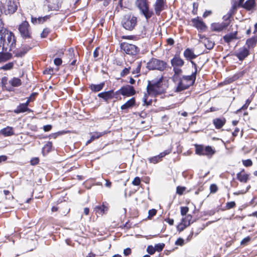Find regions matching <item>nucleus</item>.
<instances>
[{"mask_svg": "<svg viewBox=\"0 0 257 257\" xmlns=\"http://www.w3.org/2000/svg\"><path fill=\"white\" fill-rule=\"evenodd\" d=\"M136 5L140 10L148 7L149 4L147 0H136Z\"/></svg>", "mask_w": 257, "mask_h": 257, "instance_id": "28", "label": "nucleus"}, {"mask_svg": "<svg viewBox=\"0 0 257 257\" xmlns=\"http://www.w3.org/2000/svg\"><path fill=\"white\" fill-rule=\"evenodd\" d=\"M121 23L125 29L132 30L137 24V18L131 15H125L124 16Z\"/></svg>", "mask_w": 257, "mask_h": 257, "instance_id": "5", "label": "nucleus"}, {"mask_svg": "<svg viewBox=\"0 0 257 257\" xmlns=\"http://www.w3.org/2000/svg\"><path fill=\"white\" fill-rule=\"evenodd\" d=\"M12 57V54L9 53H3L0 52V63L2 62H5Z\"/></svg>", "mask_w": 257, "mask_h": 257, "instance_id": "32", "label": "nucleus"}, {"mask_svg": "<svg viewBox=\"0 0 257 257\" xmlns=\"http://www.w3.org/2000/svg\"><path fill=\"white\" fill-rule=\"evenodd\" d=\"M184 241L183 239L179 238L175 242V244L178 245H182L184 244Z\"/></svg>", "mask_w": 257, "mask_h": 257, "instance_id": "59", "label": "nucleus"}, {"mask_svg": "<svg viewBox=\"0 0 257 257\" xmlns=\"http://www.w3.org/2000/svg\"><path fill=\"white\" fill-rule=\"evenodd\" d=\"M120 49L126 54L134 56L140 51V49L135 45L127 43H122L120 44Z\"/></svg>", "mask_w": 257, "mask_h": 257, "instance_id": "6", "label": "nucleus"}, {"mask_svg": "<svg viewBox=\"0 0 257 257\" xmlns=\"http://www.w3.org/2000/svg\"><path fill=\"white\" fill-rule=\"evenodd\" d=\"M120 90H121V94L122 95L128 96L134 95L136 93L134 87L129 85L122 87L120 88Z\"/></svg>", "mask_w": 257, "mask_h": 257, "instance_id": "12", "label": "nucleus"}, {"mask_svg": "<svg viewBox=\"0 0 257 257\" xmlns=\"http://www.w3.org/2000/svg\"><path fill=\"white\" fill-rule=\"evenodd\" d=\"M141 62H139L138 63L137 66L135 69L132 71V73L135 74H139L140 72L141 68Z\"/></svg>", "mask_w": 257, "mask_h": 257, "instance_id": "43", "label": "nucleus"}, {"mask_svg": "<svg viewBox=\"0 0 257 257\" xmlns=\"http://www.w3.org/2000/svg\"><path fill=\"white\" fill-rule=\"evenodd\" d=\"M131 249L130 248H126L123 250V254L124 255L127 256L130 255L131 253Z\"/></svg>", "mask_w": 257, "mask_h": 257, "instance_id": "60", "label": "nucleus"}, {"mask_svg": "<svg viewBox=\"0 0 257 257\" xmlns=\"http://www.w3.org/2000/svg\"><path fill=\"white\" fill-rule=\"evenodd\" d=\"M196 75V74L192 73L191 75L184 76L182 79L184 80L186 83H188L189 85L192 86L195 81Z\"/></svg>", "mask_w": 257, "mask_h": 257, "instance_id": "24", "label": "nucleus"}, {"mask_svg": "<svg viewBox=\"0 0 257 257\" xmlns=\"http://www.w3.org/2000/svg\"><path fill=\"white\" fill-rule=\"evenodd\" d=\"M169 151L166 150L164 152L161 153L159 155L150 158L149 159V161L151 163L156 164L159 161H160L163 157H164L166 155L169 154Z\"/></svg>", "mask_w": 257, "mask_h": 257, "instance_id": "15", "label": "nucleus"}, {"mask_svg": "<svg viewBox=\"0 0 257 257\" xmlns=\"http://www.w3.org/2000/svg\"><path fill=\"white\" fill-rule=\"evenodd\" d=\"M256 43L257 36H253L251 38L247 39L246 41V45L247 46L248 49L255 47Z\"/></svg>", "mask_w": 257, "mask_h": 257, "instance_id": "25", "label": "nucleus"}, {"mask_svg": "<svg viewBox=\"0 0 257 257\" xmlns=\"http://www.w3.org/2000/svg\"><path fill=\"white\" fill-rule=\"evenodd\" d=\"M250 240V237L249 236L243 238L241 241V245H245L246 243L249 242Z\"/></svg>", "mask_w": 257, "mask_h": 257, "instance_id": "58", "label": "nucleus"}, {"mask_svg": "<svg viewBox=\"0 0 257 257\" xmlns=\"http://www.w3.org/2000/svg\"><path fill=\"white\" fill-rule=\"evenodd\" d=\"M105 134V132H94L92 134L91 138H92V140H93L94 141V140L98 139L100 137L102 136Z\"/></svg>", "mask_w": 257, "mask_h": 257, "instance_id": "38", "label": "nucleus"}, {"mask_svg": "<svg viewBox=\"0 0 257 257\" xmlns=\"http://www.w3.org/2000/svg\"><path fill=\"white\" fill-rule=\"evenodd\" d=\"M171 65L173 67H181L184 64V61L178 55H175L173 58L171 60Z\"/></svg>", "mask_w": 257, "mask_h": 257, "instance_id": "16", "label": "nucleus"}, {"mask_svg": "<svg viewBox=\"0 0 257 257\" xmlns=\"http://www.w3.org/2000/svg\"><path fill=\"white\" fill-rule=\"evenodd\" d=\"M190 86V85H189L188 83H186V81L182 79L179 82L176 88V91L177 92L181 91L183 90L188 88Z\"/></svg>", "mask_w": 257, "mask_h": 257, "instance_id": "22", "label": "nucleus"}, {"mask_svg": "<svg viewBox=\"0 0 257 257\" xmlns=\"http://www.w3.org/2000/svg\"><path fill=\"white\" fill-rule=\"evenodd\" d=\"M189 211L188 207H181V214L182 216L185 215Z\"/></svg>", "mask_w": 257, "mask_h": 257, "instance_id": "49", "label": "nucleus"}, {"mask_svg": "<svg viewBox=\"0 0 257 257\" xmlns=\"http://www.w3.org/2000/svg\"><path fill=\"white\" fill-rule=\"evenodd\" d=\"M192 219V216L190 215H188L186 216L185 218H183L182 219V223H190V221Z\"/></svg>", "mask_w": 257, "mask_h": 257, "instance_id": "47", "label": "nucleus"}, {"mask_svg": "<svg viewBox=\"0 0 257 257\" xmlns=\"http://www.w3.org/2000/svg\"><path fill=\"white\" fill-rule=\"evenodd\" d=\"M163 77L161 76L149 81L147 87L148 93H145L143 98L144 104L149 105L151 104V101H148L149 94L156 95L164 92V88L163 87L162 81Z\"/></svg>", "mask_w": 257, "mask_h": 257, "instance_id": "1", "label": "nucleus"}, {"mask_svg": "<svg viewBox=\"0 0 257 257\" xmlns=\"http://www.w3.org/2000/svg\"><path fill=\"white\" fill-rule=\"evenodd\" d=\"M184 56L188 60L191 61L196 58L197 55H195L193 51L189 49H186L184 52Z\"/></svg>", "mask_w": 257, "mask_h": 257, "instance_id": "21", "label": "nucleus"}, {"mask_svg": "<svg viewBox=\"0 0 257 257\" xmlns=\"http://www.w3.org/2000/svg\"><path fill=\"white\" fill-rule=\"evenodd\" d=\"M54 63L56 66H60L62 64V61L61 59H60L59 58H57L54 59Z\"/></svg>", "mask_w": 257, "mask_h": 257, "instance_id": "57", "label": "nucleus"}, {"mask_svg": "<svg viewBox=\"0 0 257 257\" xmlns=\"http://www.w3.org/2000/svg\"><path fill=\"white\" fill-rule=\"evenodd\" d=\"M96 213L102 214L107 210V208L104 205L97 206L94 208Z\"/></svg>", "mask_w": 257, "mask_h": 257, "instance_id": "37", "label": "nucleus"}, {"mask_svg": "<svg viewBox=\"0 0 257 257\" xmlns=\"http://www.w3.org/2000/svg\"><path fill=\"white\" fill-rule=\"evenodd\" d=\"M164 247V244H163V243L157 244L155 246V250L158 251H162L163 250Z\"/></svg>", "mask_w": 257, "mask_h": 257, "instance_id": "46", "label": "nucleus"}, {"mask_svg": "<svg viewBox=\"0 0 257 257\" xmlns=\"http://www.w3.org/2000/svg\"><path fill=\"white\" fill-rule=\"evenodd\" d=\"M165 3L164 0H156L154 5L156 14L159 16L162 11L164 10Z\"/></svg>", "mask_w": 257, "mask_h": 257, "instance_id": "11", "label": "nucleus"}, {"mask_svg": "<svg viewBox=\"0 0 257 257\" xmlns=\"http://www.w3.org/2000/svg\"><path fill=\"white\" fill-rule=\"evenodd\" d=\"M237 33L236 31L232 33H230L224 35L223 37V39L225 42L227 43V44H229L234 40H236L237 39Z\"/></svg>", "mask_w": 257, "mask_h": 257, "instance_id": "17", "label": "nucleus"}, {"mask_svg": "<svg viewBox=\"0 0 257 257\" xmlns=\"http://www.w3.org/2000/svg\"><path fill=\"white\" fill-rule=\"evenodd\" d=\"M29 24L28 22L25 21L23 22L19 28V32L21 36L24 39H31V33L29 30Z\"/></svg>", "mask_w": 257, "mask_h": 257, "instance_id": "7", "label": "nucleus"}, {"mask_svg": "<svg viewBox=\"0 0 257 257\" xmlns=\"http://www.w3.org/2000/svg\"><path fill=\"white\" fill-rule=\"evenodd\" d=\"M210 190L211 193H215L217 190L218 187L215 184H211L210 186Z\"/></svg>", "mask_w": 257, "mask_h": 257, "instance_id": "51", "label": "nucleus"}, {"mask_svg": "<svg viewBox=\"0 0 257 257\" xmlns=\"http://www.w3.org/2000/svg\"><path fill=\"white\" fill-rule=\"evenodd\" d=\"M34 46L35 43L33 40H31V43L29 45L23 44L21 49L16 53V56L21 57L24 56Z\"/></svg>", "mask_w": 257, "mask_h": 257, "instance_id": "8", "label": "nucleus"}, {"mask_svg": "<svg viewBox=\"0 0 257 257\" xmlns=\"http://www.w3.org/2000/svg\"><path fill=\"white\" fill-rule=\"evenodd\" d=\"M105 83L104 82L100 83L98 84H91L89 88L93 92H98L101 90L104 87Z\"/></svg>", "mask_w": 257, "mask_h": 257, "instance_id": "26", "label": "nucleus"}, {"mask_svg": "<svg viewBox=\"0 0 257 257\" xmlns=\"http://www.w3.org/2000/svg\"><path fill=\"white\" fill-rule=\"evenodd\" d=\"M28 102H26L24 103L20 104L17 107V108L14 110V112L16 113H20L26 112L27 111H30V109L28 108Z\"/></svg>", "mask_w": 257, "mask_h": 257, "instance_id": "18", "label": "nucleus"}, {"mask_svg": "<svg viewBox=\"0 0 257 257\" xmlns=\"http://www.w3.org/2000/svg\"><path fill=\"white\" fill-rule=\"evenodd\" d=\"M4 194H5L6 196H9L8 197V199H10L11 198H13V197L12 196H11V195H10V192L9 191H8V190H4Z\"/></svg>", "mask_w": 257, "mask_h": 257, "instance_id": "63", "label": "nucleus"}, {"mask_svg": "<svg viewBox=\"0 0 257 257\" xmlns=\"http://www.w3.org/2000/svg\"><path fill=\"white\" fill-rule=\"evenodd\" d=\"M205 47L208 50L212 49L214 46V42L208 38H205L204 40Z\"/></svg>", "mask_w": 257, "mask_h": 257, "instance_id": "33", "label": "nucleus"}, {"mask_svg": "<svg viewBox=\"0 0 257 257\" xmlns=\"http://www.w3.org/2000/svg\"><path fill=\"white\" fill-rule=\"evenodd\" d=\"M215 153V151L209 146H206L204 149V156L211 158Z\"/></svg>", "mask_w": 257, "mask_h": 257, "instance_id": "30", "label": "nucleus"}, {"mask_svg": "<svg viewBox=\"0 0 257 257\" xmlns=\"http://www.w3.org/2000/svg\"><path fill=\"white\" fill-rule=\"evenodd\" d=\"M241 6L246 10L250 11L255 6V0H248Z\"/></svg>", "mask_w": 257, "mask_h": 257, "instance_id": "29", "label": "nucleus"}, {"mask_svg": "<svg viewBox=\"0 0 257 257\" xmlns=\"http://www.w3.org/2000/svg\"><path fill=\"white\" fill-rule=\"evenodd\" d=\"M237 179L241 182L246 183L249 179V175L244 172H239L236 175Z\"/></svg>", "mask_w": 257, "mask_h": 257, "instance_id": "23", "label": "nucleus"}, {"mask_svg": "<svg viewBox=\"0 0 257 257\" xmlns=\"http://www.w3.org/2000/svg\"><path fill=\"white\" fill-rule=\"evenodd\" d=\"M141 182L140 178L139 177H136L132 182V184L135 186L139 185Z\"/></svg>", "mask_w": 257, "mask_h": 257, "instance_id": "52", "label": "nucleus"}, {"mask_svg": "<svg viewBox=\"0 0 257 257\" xmlns=\"http://www.w3.org/2000/svg\"><path fill=\"white\" fill-rule=\"evenodd\" d=\"M98 97L102 98L105 102L114 98L113 90H111L107 91L100 92L98 94Z\"/></svg>", "mask_w": 257, "mask_h": 257, "instance_id": "14", "label": "nucleus"}, {"mask_svg": "<svg viewBox=\"0 0 257 257\" xmlns=\"http://www.w3.org/2000/svg\"><path fill=\"white\" fill-rule=\"evenodd\" d=\"M37 95V93L36 92H34V93H32L31 95H30V96L29 98H28V99L26 102H28V105L29 104V103L31 101H33L35 99V98Z\"/></svg>", "mask_w": 257, "mask_h": 257, "instance_id": "50", "label": "nucleus"}, {"mask_svg": "<svg viewBox=\"0 0 257 257\" xmlns=\"http://www.w3.org/2000/svg\"><path fill=\"white\" fill-rule=\"evenodd\" d=\"M212 14V12L211 11H206L203 15V17L204 18H206L209 16H210L211 14Z\"/></svg>", "mask_w": 257, "mask_h": 257, "instance_id": "64", "label": "nucleus"}, {"mask_svg": "<svg viewBox=\"0 0 257 257\" xmlns=\"http://www.w3.org/2000/svg\"><path fill=\"white\" fill-rule=\"evenodd\" d=\"M195 153L198 155L204 156L205 147L203 145H195Z\"/></svg>", "mask_w": 257, "mask_h": 257, "instance_id": "35", "label": "nucleus"}, {"mask_svg": "<svg viewBox=\"0 0 257 257\" xmlns=\"http://www.w3.org/2000/svg\"><path fill=\"white\" fill-rule=\"evenodd\" d=\"M192 26L195 27L198 31L201 32L205 31L207 27L205 23L201 20L199 19V17L194 18L191 20Z\"/></svg>", "mask_w": 257, "mask_h": 257, "instance_id": "9", "label": "nucleus"}, {"mask_svg": "<svg viewBox=\"0 0 257 257\" xmlns=\"http://www.w3.org/2000/svg\"><path fill=\"white\" fill-rule=\"evenodd\" d=\"M185 190V187L178 186L177 187V193L179 195H182L183 193Z\"/></svg>", "mask_w": 257, "mask_h": 257, "instance_id": "55", "label": "nucleus"}, {"mask_svg": "<svg viewBox=\"0 0 257 257\" xmlns=\"http://www.w3.org/2000/svg\"><path fill=\"white\" fill-rule=\"evenodd\" d=\"M156 213H157V210L155 209H152L149 210L148 218H152L153 216H155L156 214Z\"/></svg>", "mask_w": 257, "mask_h": 257, "instance_id": "48", "label": "nucleus"}, {"mask_svg": "<svg viewBox=\"0 0 257 257\" xmlns=\"http://www.w3.org/2000/svg\"><path fill=\"white\" fill-rule=\"evenodd\" d=\"M135 103V99L134 98H132L127 101L124 104L121 105V109L122 110L127 109L132 107Z\"/></svg>", "mask_w": 257, "mask_h": 257, "instance_id": "31", "label": "nucleus"}, {"mask_svg": "<svg viewBox=\"0 0 257 257\" xmlns=\"http://www.w3.org/2000/svg\"><path fill=\"white\" fill-rule=\"evenodd\" d=\"M16 40L13 33L6 29L0 30V47H2L3 51H12L15 47Z\"/></svg>", "mask_w": 257, "mask_h": 257, "instance_id": "2", "label": "nucleus"}, {"mask_svg": "<svg viewBox=\"0 0 257 257\" xmlns=\"http://www.w3.org/2000/svg\"><path fill=\"white\" fill-rule=\"evenodd\" d=\"M60 7V5L57 1L48 5L49 11H58Z\"/></svg>", "mask_w": 257, "mask_h": 257, "instance_id": "34", "label": "nucleus"}, {"mask_svg": "<svg viewBox=\"0 0 257 257\" xmlns=\"http://www.w3.org/2000/svg\"><path fill=\"white\" fill-rule=\"evenodd\" d=\"M167 63L164 61L152 58L147 64V68L149 70H157L160 71H164L167 67Z\"/></svg>", "mask_w": 257, "mask_h": 257, "instance_id": "3", "label": "nucleus"}, {"mask_svg": "<svg viewBox=\"0 0 257 257\" xmlns=\"http://www.w3.org/2000/svg\"><path fill=\"white\" fill-rule=\"evenodd\" d=\"M39 162V159L37 157L33 158L31 160L30 163L32 165H36Z\"/></svg>", "mask_w": 257, "mask_h": 257, "instance_id": "53", "label": "nucleus"}, {"mask_svg": "<svg viewBox=\"0 0 257 257\" xmlns=\"http://www.w3.org/2000/svg\"><path fill=\"white\" fill-rule=\"evenodd\" d=\"M229 24V22L222 23H214L211 25V28L213 31L220 32L226 29Z\"/></svg>", "mask_w": 257, "mask_h": 257, "instance_id": "10", "label": "nucleus"}, {"mask_svg": "<svg viewBox=\"0 0 257 257\" xmlns=\"http://www.w3.org/2000/svg\"><path fill=\"white\" fill-rule=\"evenodd\" d=\"M9 82L14 87H18L21 85V80L16 77L12 78Z\"/></svg>", "mask_w": 257, "mask_h": 257, "instance_id": "36", "label": "nucleus"}, {"mask_svg": "<svg viewBox=\"0 0 257 257\" xmlns=\"http://www.w3.org/2000/svg\"><path fill=\"white\" fill-rule=\"evenodd\" d=\"M249 50L245 47H242L239 49L237 53L235 54V56L238 59L242 61L244 60L249 55Z\"/></svg>", "mask_w": 257, "mask_h": 257, "instance_id": "13", "label": "nucleus"}, {"mask_svg": "<svg viewBox=\"0 0 257 257\" xmlns=\"http://www.w3.org/2000/svg\"><path fill=\"white\" fill-rule=\"evenodd\" d=\"M52 128V126L51 125H46L43 126V130L45 132H48L50 131Z\"/></svg>", "mask_w": 257, "mask_h": 257, "instance_id": "61", "label": "nucleus"}, {"mask_svg": "<svg viewBox=\"0 0 257 257\" xmlns=\"http://www.w3.org/2000/svg\"><path fill=\"white\" fill-rule=\"evenodd\" d=\"M140 12L141 14L144 16L147 20L151 18L154 15L153 12L149 9V5L140 10Z\"/></svg>", "mask_w": 257, "mask_h": 257, "instance_id": "19", "label": "nucleus"}, {"mask_svg": "<svg viewBox=\"0 0 257 257\" xmlns=\"http://www.w3.org/2000/svg\"><path fill=\"white\" fill-rule=\"evenodd\" d=\"M147 251L149 254H153L155 252L156 250L155 247H154L152 245H149L147 247Z\"/></svg>", "mask_w": 257, "mask_h": 257, "instance_id": "44", "label": "nucleus"}, {"mask_svg": "<svg viewBox=\"0 0 257 257\" xmlns=\"http://www.w3.org/2000/svg\"><path fill=\"white\" fill-rule=\"evenodd\" d=\"M18 9L17 3L16 1L9 0L4 5H0V10L5 15H11L14 13Z\"/></svg>", "mask_w": 257, "mask_h": 257, "instance_id": "4", "label": "nucleus"}, {"mask_svg": "<svg viewBox=\"0 0 257 257\" xmlns=\"http://www.w3.org/2000/svg\"><path fill=\"white\" fill-rule=\"evenodd\" d=\"M14 63L13 62H10L1 67V69L4 70H9L12 69Z\"/></svg>", "mask_w": 257, "mask_h": 257, "instance_id": "40", "label": "nucleus"}, {"mask_svg": "<svg viewBox=\"0 0 257 257\" xmlns=\"http://www.w3.org/2000/svg\"><path fill=\"white\" fill-rule=\"evenodd\" d=\"M1 133L5 137H9L14 134L12 127L7 126L1 131Z\"/></svg>", "mask_w": 257, "mask_h": 257, "instance_id": "27", "label": "nucleus"}, {"mask_svg": "<svg viewBox=\"0 0 257 257\" xmlns=\"http://www.w3.org/2000/svg\"><path fill=\"white\" fill-rule=\"evenodd\" d=\"M177 67H173V70L175 74H179L180 73H181L182 70H181V69H180Z\"/></svg>", "mask_w": 257, "mask_h": 257, "instance_id": "62", "label": "nucleus"}, {"mask_svg": "<svg viewBox=\"0 0 257 257\" xmlns=\"http://www.w3.org/2000/svg\"><path fill=\"white\" fill-rule=\"evenodd\" d=\"M49 33V30L48 29H47V28L44 29L43 30V32H42V33L41 34V37L42 38H46L47 36Z\"/></svg>", "mask_w": 257, "mask_h": 257, "instance_id": "56", "label": "nucleus"}, {"mask_svg": "<svg viewBox=\"0 0 257 257\" xmlns=\"http://www.w3.org/2000/svg\"><path fill=\"white\" fill-rule=\"evenodd\" d=\"M130 69H131L130 67H128V68H124L122 70V71L120 72V76L121 77H123V76L127 75L128 74H129Z\"/></svg>", "mask_w": 257, "mask_h": 257, "instance_id": "41", "label": "nucleus"}, {"mask_svg": "<svg viewBox=\"0 0 257 257\" xmlns=\"http://www.w3.org/2000/svg\"><path fill=\"white\" fill-rule=\"evenodd\" d=\"M50 17V15L45 16L43 17H39L38 18V22L39 24L43 23L44 22L46 21L48 19H49Z\"/></svg>", "mask_w": 257, "mask_h": 257, "instance_id": "45", "label": "nucleus"}, {"mask_svg": "<svg viewBox=\"0 0 257 257\" xmlns=\"http://www.w3.org/2000/svg\"><path fill=\"white\" fill-rule=\"evenodd\" d=\"M226 119L225 118H217L213 120V123L217 129L221 128L224 125Z\"/></svg>", "mask_w": 257, "mask_h": 257, "instance_id": "20", "label": "nucleus"}, {"mask_svg": "<svg viewBox=\"0 0 257 257\" xmlns=\"http://www.w3.org/2000/svg\"><path fill=\"white\" fill-rule=\"evenodd\" d=\"M190 225V223H182L181 222L180 224H179L177 226V229L179 231H183L186 227Z\"/></svg>", "mask_w": 257, "mask_h": 257, "instance_id": "39", "label": "nucleus"}, {"mask_svg": "<svg viewBox=\"0 0 257 257\" xmlns=\"http://www.w3.org/2000/svg\"><path fill=\"white\" fill-rule=\"evenodd\" d=\"M243 164L246 167L251 166L252 164V161L250 159L243 161Z\"/></svg>", "mask_w": 257, "mask_h": 257, "instance_id": "54", "label": "nucleus"}, {"mask_svg": "<svg viewBox=\"0 0 257 257\" xmlns=\"http://www.w3.org/2000/svg\"><path fill=\"white\" fill-rule=\"evenodd\" d=\"M236 206V204L234 201H231L226 203V208L227 209H230L234 208Z\"/></svg>", "mask_w": 257, "mask_h": 257, "instance_id": "42", "label": "nucleus"}]
</instances>
